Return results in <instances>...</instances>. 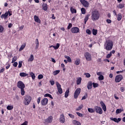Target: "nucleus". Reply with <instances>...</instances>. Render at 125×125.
I'll list each match as a JSON object with an SVG mask.
<instances>
[{
    "mask_svg": "<svg viewBox=\"0 0 125 125\" xmlns=\"http://www.w3.org/2000/svg\"><path fill=\"white\" fill-rule=\"evenodd\" d=\"M114 43L112 40H106L104 43V49L107 51H110L113 49Z\"/></svg>",
    "mask_w": 125,
    "mask_h": 125,
    "instance_id": "f257e3e1",
    "label": "nucleus"
},
{
    "mask_svg": "<svg viewBox=\"0 0 125 125\" xmlns=\"http://www.w3.org/2000/svg\"><path fill=\"white\" fill-rule=\"evenodd\" d=\"M100 14L98 11H94L92 12L91 19L92 21H96L99 19Z\"/></svg>",
    "mask_w": 125,
    "mask_h": 125,
    "instance_id": "f03ea898",
    "label": "nucleus"
},
{
    "mask_svg": "<svg viewBox=\"0 0 125 125\" xmlns=\"http://www.w3.org/2000/svg\"><path fill=\"white\" fill-rule=\"evenodd\" d=\"M31 101H32V98L30 96H25L23 101V104L27 106L31 103Z\"/></svg>",
    "mask_w": 125,
    "mask_h": 125,
    "instance_id": "7ed1b4c3",
    "label": "nucleus"
},
{
    "mask_svg": "<svg viewBox=\"0 0 125 125\" xmlns=\"http://www.w3.org/2000/svg\"><path fill=\"white\" fill-rule=\"evenodd\" d=\"M84 56L86 61H91V60H92V57L91 56V54L88 53V52H86L84 54Z\"/></svg>",
    "mask_w": 125,
    "mask_h": 125,
    "instance_id": "20e7f679",
    "label": "nucleus"
},
{
    "mask_svg": "<svg viewBox=\"0 0 125 125\" xmlns=\"http://www.w3.org/2000/svg\"><path fill=\"white\" fill-rule=\"evenodd\" d=\"M82 90V89L81 88H78L75 91L74 94V97L75 99H77L78 97H79V96L80 95V93H81V91Z\"/></svg>",
    "mask_w": 125,
    "mask_h": 125,
    "instance_id": "39448f33",
    "label": "nucleus"
},
{
    "mask_svg": "<svg viewBox=\"0 0 125 125\" xmlns=\"http://www.w3.org/2000/svg\"><path fill=\"white\" fill-rule=\"evenodd\" d=\"M80 2L82 4L84 7H85L86 8L89 7V2L88 1L85 0H80Z\"/></svg>",
    "mask_w": 125,
    "mask_h": 125,
    "instance_id": "423d86ee",
    "label": "nucleus"
},
{
    "mask_svg": "<svg viewBox=\"0 0 125 125\" xmlns=\"http://www.w3.org/2000/svg\"><path fill=\"white\" fill-rule=\"evenodd\" d=\"M56 84L57 85L59 93H60V94H62V93H63V90L62 89V88H61V84H60L58 82H56Z\"/></svg>",
    "mask_w": 125,
    "mask_h": 125,
    "instance_id": "0eeeda50",
    "label": "nucleus"
},
{
    "mask_svg": "<svg viewBox=\"0 0 125 125\" xmlns=\"http://www.w3.org/2000/svg\"><path fill=\"white\" fill-rule=\"evenodd\" d=\"M94 109L96 113H98V114H100V115H102L103 113V110L101 107H99L98 106H95L94 107Z\"/></svg>",
    "mask_w": 125,
    "mask_h": 125,
    "instance_id": "6e6552de",
    "label": "nucleus"
},
{
    "mask_svg": "<svg viewBox=\"0 0 125 125\" xmlns=\"http://www.w3.org/2000/svg\"><path fill=\"white\" fill-rule=\"evenodd\" d=\"M123 79H124V77L122 75H118L115 77V83H120Z\"/></svg>",
    "mask_w": 125,
    "mask_h": 125,
    "instance_id": "1a4fd4ad",
    "label": "nucleus"
},
{
    "mask_svg": "<svg viewBox=\"0 0 125 125\" xmlns=\"http://www.w3.org/2000/svg\"><path fill=\"white\" fill-rule=\"evenodd\" d=\"M71 32L72 34H78V33H80V28L77 27H72L71 29Z\"/></svg>",
    "mask_w": 125,
    "mask_h": 125,
    "instance_id": "9d476101",
    "label": "nucleus"
},
{
    "mask_svg": "<svg viewBox=\"0 0 125 125\" xmlns=\"http://www.w3.org/2000/svg\"><path fill=\"white\" fill-rule=\"evenodd\" d=\"M17 86L21 89H23L25 87V84L22 81H19L18 82Z\"/></svg>",
    "mask_w": 125,
    "mask_h": 125,
    "instance_id": "9b49d317",
    "label": "nucleus"
},
{
    "mask_svg": "<svg viewBox=\"0 0 125 125\" xmlns=\"http://www.w3.org/2000/svg\"><path fill=\"white\" fill-rule=\"evenodd\" d=\"M52 121H53V117L52 116H50L45 120V123L46 124H51Z\"/></svg>",
    "mask_w": 125,
    "mask_h": 125,
    "instance_id": "f8f14e48",
    "label": "nucleus"
},
{
    "mask_svg": "<svg viewBox=\"0 0 125 125\" xmlns=\"http://www.w3.org/2000/svg\"><path fill=\"white\" fill-rule=\"evenodd\" d=\"M48 103V99L46 98L43 99L41 101V104L42 106H45Z\"/></svg>",
    "mask_w": 125,
    "mask_h": 125,
    "instance_id": "ddd939ff",
    "label": "nucleus"
},
{
    "mask_svg": "<svg viewBox=\"0 0 125 125\" xmlns=\"http://www.w3.org/2000/svg\"><path fill=\"white\" fill-rule=\"evenodd\" d=\"M60 122L62 124H64L65 123V116L64 114H62L60 117Z\"/></svg>",
    "mask_w": 125,
    "mask_h": 125,
    "instance_id": "4468645a",
    "label": "nucleus"
},
{
    "mask_svg": "<svg viewBox=\"0 0 125 125\" xmlns=\"http://www.w3.org/2000/svg\"><path fill=\"white\" fill-rule=\"evenodd\" d=\"M110 119L111 120V121H113V122H115V123H120V122H121V121H122V119L121 118H118L117 119L116 118H113V117H111L110 118Z\"/></svg>",
    "mask_w": 125,
    "mask_h": 125,
    "instance_id": "2eb2a0df",
    "label": "nucleus"
},
{
    "mask_svg": "<svg viewBox=\"0 0 125 125\" xmlns=\"http://www.w3.org/2000/svg\"><path fill=\"white\" fill-rule=\"evenodd\" d=\"M100 104L104 112H106V111H107V109L106 108V105H105V104H104L103 101H101Z\"/></svg>",
    "mask_w": 125,
    "mask_h": 125,
    "instance_id": "dca6fc26",
    "label": "nucleus"
},
{
    "mask_svg": "<svg viewBox=\"0 0 125 125\" xmlns=\"http://www.w3.org/2000/svg\"><path fill=\"white\" fill-rule=\"evenodd\" d=\"M34 21L37 22V23H39V24H41V20L37 16H34Z\"/></svg>",
    "mask_w": 125,
    "mask_h": 125,
    "instance_id": "f3484780",
    "label": "nucleus"
},
{
    "mask_svg": "<svg viewBox=\"0 0 125 125\" xmlns=\"http://www.w3.org/2000/svg\"><path fill=\"white\" fill-rule=\"evenodd\" d=\"M7 16H8V12H6L4 14H2L1 15V18L2 19H6L7 18Z\"/></svg>",
    "mask_w": 125,
    "mask_h": 125,
    "instance_id": "a211bd4d",
    "label": "nucleus"
},
{
    "mask_svg": "<svg viewBox=\"0 0 125 125\" xmlns=\"http://www.w3.org/2000/svg\"><path fill=\"white\" fill-rule=\"evenodd\" d=\"M35 43L36 44L35 48H36V49H38V48H39V46L40 45V43L39 42V39H36Z\"/></svg>",
    "mask_w": 125,
    "mask_h": 125,
    "instance_id": "6ab92c4d",
    "label": "nucleus"
},
{
    "mask_svg": "<svg viewBox=\"0 0 125 125\" xmlns=\"http://www.w3.org/2000/svg\"><path fill=\"white\" fill-rule=\"evenodd\" d=\"M117 20L118 21H121L123 18V16H122L121 13H119L117 15Z\"/></svg>",
    "mask_w": 125,
    "mask_h": 125,
    "instance_id": "aec40b11",
    "label": "nucleus"
},
{
    "mask_svg": "<svg viewBox=\"0 0 125 125\" xmlns=\"http://www.w3.org/2000/svg\"><path fill=\"white\" fill-rule=\"evenodd\" d=\"M25 47H26V43H23L21 46V47L19 49V51H22Z\"/></svg>",
    "mask_w": 125,
    "mask_h": 125,
    "instance_id": "412c9836",
    "label": "nucleus"
},
{
    "mask_svg": "<svg viewBox=\"0 0 125 125\" xmlns=\"http://www.w3.org/2000/svg\"><path fill=\"white\" fill-rule=\"evenodd\" d=\"M72 124L75 125H81V123L77 120H73Z\"/></svg>",
    "mask_w": 125,
    "mask_h": 125,
    "instance_id": "4be33fe9",
    "label": "nucleus"
},
{
    "mask_svg": "<svg viewBox=\"0 0 125 125\" xmlns=\"http://www.w3.org/2000/svg\"><path fill=\"white\" fill-rule=\"evenodd\" d=\"M117 7L120 9L124 8V7H125V3H120L118 5H117Z\"/></svg>",
    "mask_w": 125,
    "mask_h": 125,
    "instance_id": "5701e85b",
    "label": "nucleus"
},
{
    "mask_svg": "<svg viewBox=\"0 0 125 125\" xmlns=\"http://www.w3.org/2000/svg\"><path fill=\"white\" fill-rule=\"evenodd\" d=\"M42 7L43 9L45 11H46L47 10V4L46 3H43L42 5Z\"/></svg>",
    "mask_w": 125,
    "mask_h": 125,
    "instance_id": "b1692460",
    "label": "nucleus"
},
{
    "mask_svg": "<svg viewBox=\"0 0 125 125\" xmlns=\"http://www.w3.org/2000/svg\"><path fill=\"white\" fill-rule=\"evenodd\" d=\"M70 12L72 14L77 13V10L76 9L74 8L73 7H71L70 8Z\"/></svg>",
    "mask_w": 125,
    "mask_h": 125,
    "instance_id": "393cba45",
    "label": "nucleus"
},
{
    "mask_svg": "<svg viewBox=\"0 0 125 125\" xmlns=\"http://www.w3.org/2000/svg\"><path fill=\"white\" fill-rule=\"evenodd\" d=\"M34 61V55H31L30 58L28 59V62H32Z\"/></svg>",
    "mask_w": 125,
    "mask_h": 125,
    "instance_id": "a878e982",
    "label": "nucleus"
},
{
    "mask_svg": "<svg viewBox=\"0 0 125 125\" xmlns=\"http://www.w3.org/2000/svg\"><path fill=\"white\" fill-rule=\"evenodd\" d=\"M88 89H91L92 88V82H90L87 85Z\"/></svg>",
    "mask_w": 125,
    "mask_h": 125,
    "instance_id": "bb28decb",
    "label": "nucleus"
},
{
    "mask_svg": "<svg viewBox=\"0 0 125 125\" xmlns=\"http://www.w3.org/2000/svg\"><path fill=\"white\" fill-rule=\"evenodd\" d=\"M82 83V78L79 77L77 78V84H81Z\"/></svg>",
    "mask_w": 125,
    "mask_h": 125,
    "instance_id": "cd10ccee",
    "label": "nucleus"
},
{
    "mask_svg": "<svg viewBox=\"0 0 125 125\" xmlns=\"http://www.w3.org/2000/svg\"><path fill=\"white\" fill-rule=\"evenodd\" d=\"M65 58L67 59L68 62H69V63H72V60H71V58L69 56H64Z\"/></svg>",
    "mask_w": 125,
    "mask_h": 125,
    "instance_id": "c85d7f7f",
    "label": "nucleus"
},
{
    "mask_svg": "<svg viewBox=\"0 0 125 125\" xmlns=\"http://www.w3.org/2000/svg\"><path fill=\"white\" fill-rule=\"evenodd\" d=\"M89 16H90V15L88 14L85 17V19H84V24H86V22H87V21L88 20Z\"/></svg>",
    "mask_w": 125,
    "mask_h": 125,
    "instance_id": "c756f323",
    "label": "nucleus"
},
{
    "mask_svg": "<svg viewBox=\"0 0 125 125\" xmlns=\"http://www.w3.org/2000/svg\"><path fill=\"white\" fill-rule=\"evenodd\" d=\"M20 76L21 77H27L28 76V74L27 73H24V72H21L20 73Z\"/></svg>",
    "mask_w": 125,
    "mask_h": 125,
    "instance_id": "7c9ffc66",
    "label": "nucleus"
},
{
    "mask_svg": "<svg viewBox=\"0 0 125 125\" xmlns=\"http://www.w3.org/2000/svg\"><path fill=\"white\" fill-rule=\"evenodd\" d=\"M69 92H70V91L69 90V89L66 90L64 95V97L65 98H67L68 96H69Z\"/></svg>",
    "mask_w": 125,
    "mask_h": 125,
    "instance_id": "2f4dec72",
    "label": "nucleus"
},
{
    "mask_svg": "<svg viewBox=\"0 0 125 125\" xmlns=\"http://www.w3.org/2000/svg\"><path fill=\"white\" fill-rule=\"evenodd\" d=\"M81 12L82 14H85V13H86V10H85L84 8H82Z\"/></svg>",
    "mask_w": 125,
    "mask_h": 125,
    "instance_id": "473e14b6",
    "label": "nucleus"
},
{
    "mask_svg": "<svg viewBox=\"0 0 125 125\" xmlns=\"http://www.w3.org/2000/svg\"><path fill=\"white\" fill-rule=\"evenodd\" d=\"M30 75L32 79V80H35V79H36V76L35 75V74H34V73L33 72H30Z\"/></svg>",
    "mask_w": 125,
    "mask_h": 125,
    "instance_id": "72a5a7b5",
    "label": "nucleus"
},
{
    "mask_svg": "<svg viewBox=\"0 0 125 125\" xmlns=\"http://www.w3.org/2000/svg\"><path fill=\"white\" fill-rule=\"evenodd\" d=\"M92 34L93 35H94V36H96V35H97V30L93 29Z\"/></svg>",
    "mask_w": 125,
    "mask_h": 125,
    "instance_id": "f704fd0d",
    "label": "nucleus"
},
{
    "mask_svg": "<svg viewBox=\"0 0 125 125\" xmlns=\"http://www.w3.org/2000/svg\"><path fill=\"white\" fill-rule=\"evenodd\" d=\"M83 104H81L80 106H79L78 108H76V111H80V110H82L83 108Z\"/></svg>",
    "mask_w": 125,
    "mask_h": 125,
    "instance_id": "c9c22d12",
    "label": "nucleus"
},
{
    "mask_svg": "<svg viewBox=\"0 0 125 125\" xmlns=\"http://www.w3.org/2000/svg\"><path fill=\"white\" fill-rule=\"evenodd\" d=\"M88 111L89 113H94V112H95V110H94V109L92 108H88Z\"/></svg>",
    "mask_w": 125,
    "mask_h": 125,
    "instance_id": "e433bc0d",
    "label": "nucleus"
},
{
    "mask_svg": "<svg viewBox=\"0 0 125 125\" xmlns=\"http://www.w3.org/2000/svg\"><path fill=\"white\" fill-rule=\"evenodd\" d=\"M80 59H77L75 61V65H76L77 66H78V65H80Z\"/></svg>",
    "mask_w": 125,
    "mask_h": 125,
    "instance_id": "4c0bfd02",
    "label": "nucleus"
},
{
    "mask_svg": "<svg viewBox=\"0 0 125 125\" xmlns=\"http://www.w3.org/2000/svg\"><path fill=\"white\" fill-rule=\"evenodd\" d=\"M7 110H10L13 109V105H8L7 106Z\"/></svg>",
    "mask_w": 125,
    "mask_h": 125,
    "instance_id": "58836bf2",
    "label": "nucleus"
},
{
    "mask_svg": "<svg viewBox=\"0 0 125 125\" xmlns=\"http://www.w3.org/2000/svg\"><path fill=\"white\" fill-rule=\"evenodd\" d=\"M18 58L17 56H15L13 58L12 61V63H14L15 61L17 60Z\"/></svg>",
    "mask_w": 125,
    "mask_h": 125,
    "instance_id": "ea45409f",
    "label": "nucleus"
},
{
    "mask_svg": "<svg viewBox=\"0 0 125 125\" xmlns=\"http://www.w3.org/2000/svg\"><path fill=\"white\" fill-rule=\"evenodd\" d=\"M60 73V70H56L53 72L54 76H56V75H58V73Z\"/></svg>",
    "mask_w": 125,
    "mask_h": 125,
    "instance_id": "a19ab883",
    "label": "nucleus"
},
{
    "mask_svg": "<svg viewBox=\"0 0 125 125\" xmlns=\"http://www.w3.org/2000/svg\"><path fill=\"white\" fill-rule=\"evenodd\" d=\"M60 46V44L59 43H57L56 45V46H54V49H58V48H59Z\"/></svg>",
    "mask_w": 125,
    "mask_h": 125,
    "instance_id": "79ce46f5",
    "label": "nucleus"
},
{
    "mask_svg": "<svg viewBox=\"0 0 125 125\" xmlns=\"http://www.w3.org/2000/svg\"><path fill=\"white\" fill-rule=\"evenodd\" d=\"M99 81H103L104 80V76L103 75H101L98 77Z\"/></svg>",
    "mask_w": 125,
    "mask_h": 125,
    "instance_id": "37998d69",
    "label": "nucleus"
},
{
    "mask_svg": "<svg viewBox=\"0 0 125 125\" xmlns=\"http://www.w3.org/2000/svg\"><path fill=\"white\" fill-rule=\"evenodd\" d=\"M122 109H117L116 111V114H121L122 113Z\"/></svg>",
    "mask_w": 125,
    "mask_h": 125,
    "instance_id": "c03bdc74",
    "label": "nucleus"
},
{
    "mask_svg": "<svg viewBox=\"0 0 125 125\" xmlns=\"http://www.w3.org/2000/svg\"><path fill=\"white\" fill-rule=\"evenodd\" d=\"M21 89V95L23 96V95H25V90L24 89Z\"/></svg>",
    "mask_w": 125,
    "mask_h": 125,
    "instance_id": "a18cd8bd",
    "label": "nucleus"
},
{
    "mask_svg": "<svg viewBox=\"0 0 125 125\" xmlns=\"http://www.w3.org/2000/svg\"><path fill=\"white\" fill-rule=\"evenodd\" d=\"M4 30V28H3V26L0 25V33H2Z\"/></svg>",
    "mask_w": 125,
    "mask_h": 125,
    "instance_id": "49530a36",
    "label": "nucleus"
},
{
    "mask_svg": "<svg viewBox=\"0 0 125 125\" xmlns=\"http://www.w3.org/2000/svg\"><path fill=\"white\" fill-rule=\"evenodd\" d=\"M84 75H85L86 78H90V77H91L90 74H89L88 73H84Z\"/></svg>",
    "mask_w": 125,
    "mask_h": 125,
    "instance_id": "de8ad7c7",
    "label": "nucleus"
},
{
    "mask_svg": "<svg viewBox=\"0 0 125 125\" xmlns=\"http://www.w3.org/2000/svg\"><path fill=\"white\" fill-rule=\"evenodd\" d=\"M76 114L79 117H80L81 118H83V114L80 112H76Z\"/></svg>",
    "mask_w": 125,
    "mask_h": 125,
    "instance_id": "09e8293b",
    "label": "nucleus"
},
{
    "mask_svg": "<svg viewBox=\"0 0 125 125\" xmlns=\"http://www.w3.org/2000/svg\"><path fill=\"white\" fill-rule=\"evenodd\" d=\"M38 79H39V80H42V79H43V75H42V74H40L38 76Z\"/></svg>",
    "mask_w": 125,
    "mask_h": 125,
    "instance_id": "8fccbe9b",
    "label": "nucleus"
},
{
    "mask_svg": "<svg viewBox=\"0 0 125 125\" xmlns=\"http://www.w3.org/2000/svg\"><path fill=\"white\" fill-rule=\"evenodd\" d=\"M86 32L88 35H91V31L89 29H86Z\"/></svg>",
    "mask_w": 125,
    "mask_h": 125,
    "instance_id": "3c124183",
    "label": "nucleus"
},
{
    "mask_svg": "<svg viewBox=\"0 0 125 125\" xmlns=\"http://www.w3.org/2000/svg\"><path fill=\"white\" fill-rule=\"evenodd\" d=\"M49 82L51 85H54V84L55 83V82L53 80H51L49 81Z\"/></svg>",
    "mask_w": 125,
    "mask_h": 125,
    "instance_id": "603ef678",
    "label": "nucleus"
},
{
    "mask_svg": "<svg viewBox=\"0 0 125 125\" xmlns=\"http://www.w3.org/2000/svg\"><path fill=\"white\" fill-rule=\"evenodd\" d=\"M22 67V61L19 62L18 68H21Z\"/></svg>",
    "mask_w": 125,
    "mask_h": 125,
    "instance_id": "864d4df0",
    "label": "nucleus"
},
{
    "mask_svg": "<svg viewBox=\"0 0 125 125\" xmlns=\"http://www.w3.org/2000/svg\"><path fill=\"white\" fill-rule=\"evenodd\" d=\"M93 87H94V88L98 87V83H93Z\"/></svg>",
    "mask_w": 125,
    "mask_h": 125,
    "instance_id": "5fc2aeb1",
    "label": "nucleus"
},
{
    "mask_svg": "<svg viewBox=\"0 0 125 125\" xmlns=\"http://www.w3.org/2000/svg\"><path fill=\"white\" fill-rule=\"evenodd\" d=\"M41 97H39L38 99L37 100L38 104H40V103H41Z\"/></svg>",
    "mask_w": 125,
    "mask_h": 125,
    "instance_id": "6e6d98bb",
    "label": "nucleus"
},
{
    "mask_svg": "<svg viewBox=\"0 0 125 125\" xmlns=\"http://www.w3.org/2000/svg\"><path fill=\"white\" fill-rule=\"evenodd\" d=\"M86 98H87V93H86V95L84 96L82 98V100H84Z\"/></svg>",
    "mask_w": 125,
    "mask_h": 125,
    "instance_id": "4d7b16f0",
    "label": "nucleus"
},
{
    "mask_svg": "<svg viewBox=\"0 0 125 125\" xmlns=\"http://www.w3.org/2000/svg\"><path fill=\"white\" fill-rule=\"evenodd\" d=\"M112 56V54L111 53H109V54H108L106 56V58L109 59Z\"/></svg>",
    "mask_w": 125,
    "mask_h": 125,
    "instance_id": "13d9d810",
    "label": "nucleus"
},
{
    "mask_svg": "<svg viewBox=\"0 0 125 125\" xmlns=\"http://www.w3.org/2000/svg\"><path fill=\"white\" fill-rule=\"evenodd\" d=\"M68 116L70 118H71V119H74L75 118V116L72 114H68Z\"/></svg>",
    "mask_w": 125,
    "mask_h": 125,
    "instance_id": "bf43d9fd",
    "label": "nucleus"
},
{
    "mask_svg": "<svg viewBox=\"0 0 125 125\" xmlns=\"http://www.w3.org/2000/svg\"><path fill=\"white\" fill-rule=\"evenodd\" d=\"M72 23H69L67 26L68 30H70V29H71V28H72Z\"/></svg>",
    "mask_w": 125,
    "mask_h": 125,
    "instance_id": "052dcab7",
    "label": "nucleus"
},
{
    "mask_svg": "<svg viewBox=\"0 0 125 125\" xmlns=\"http://www.w3.org/2000/svg\"><path fill=\"white\" fill-rule=\"evenodd\" d=\"M7 12H8V15L9 14V16H11V15H12V12L11 11L9 10Z\"/></svg>",
    "mask_w": 125,
    "mask_h": 125,
    "instance_id": "680f3d73",
    "label": "nucleus"
},
{
    "mask_svg": "<svg viewBox=\"0 0 125 125\" xmlns=\"http://www.w3.org/2000/svg\"><path fill=\"white\" fill-rule=\"evenodd\" d=\"M106 22L108 24H111V23H112V21H111V20L107 19L106 20Z\"/></svg>",
    "mask_w": 125,
    "mask_h": 125,
    "instance_id": "e2e57ef3",
    "label": "nucleus"
},
{
    "mask_svg": "<svg viewBox=\"0 0 125 125\" xmlns=\"http://www.w3.org/2000/svg\"><path fill=\"white\" fill-rule=\"evenodd\" d=\"M21 125H28V121H25Z\"/></svg>",
    "mask_w": 125,
    "mask_h": 125,
    "instance_id": "0e129e2a",
    "label": "nucleus"
},
{
    "mask_svg": "<svg viewBox=\"0 0 125 125\" xmlns=\"http://www.w3.org/2000/svg\"><path fill=\"white\" fill-rule=\"evenodd\" d=\"M97 76H102V72H99L97 73Z\"/></svg>",
    "mask_w": 125,
    "mask_h": 125,
    "instance_id": "69168bd1",
    "label": "nucleus"
},
{
    "mask_svg": "<svg viewBox=\"0 0 125 125\" xmlns=\"http://www.w3.org/2000/svg\"><path fill=\"white\" fill-rule=\"evenodd\" d=\"M17 65H18V63L17 62H15L13 64L14 67H17Z\"/></svg>",
    "mask_w": 125,
    "mask_h": 125,
    "instance_id": "338daca9",
    "label": "nucleus"
},
{
    "mask_svg": "<svg viewBox=\"0 0 125 125\" xmlns=\"http://www.w3.org/2000/svg\"><path fill=\"white\" fill-rule=\"evenodd\" d=\"M120 90L122 92H124V91H125V88L121 87L120 88Z\"/></svg>",
    "mask_w": 125,
    "mask_h": 125,
    "instance_id": "774afa93",
    "label": "nucleus"
}]
</instances>
